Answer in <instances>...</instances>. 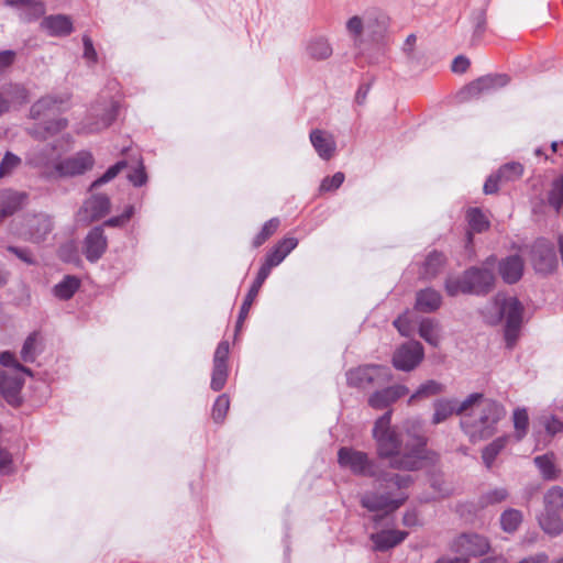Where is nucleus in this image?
I'll return each mask as SVG.
<instances>
[{
    "instance_id": "7c9ffc66",
    "label": "nucleus",
    "mask_w": 563,
    "mask_h": 563,
    "mask_svg": "<svg viewBox=\"0 0 563 563\" xmlns=\"http://www.w3.org/2000/svg\"><path fill=\"white\" fill-rule=\"evenodd\" d=\"M306 53L313 60H324L332 55L333 48L327 37L316 36L307 42Z\"/></svg>"
},
{
    "instance_id": "ddd939ff",
    "label": "nucleus",
    "mask_w": 563,
    "mask_h": 563,
    "mask_svg": "<svg viewBox=\"0 0 563 563\" xmlns=\"http://www.w3.org/2000/svg\"><path fill=\"white\" fill-rule=\"evenodd\" d=\"M475 399V396H467L464 400L459 401L455 398H441L433 402L434 412L432 415V424L444 422L452 415L463 417L468 411V405Z\"/></svg>"
},
{
    "instance_id": "4d7b16f0",
    "label": "nucleus",
    "mask_w": 563,
    "mask_h": 563,
    "mask_svg": "<svg viewBox=\"0 0 563 563\" xmlns=\"http://www.w3.org/2000/svg\"><path fill=\"white\" fill-rule=\"evenodd\" d=\"M541 423L543 424L547 433L551 437L563 431V421L555 416L542 417Z\"/></svg>"
},
{
    "instance_id": "13d9d810",
    "label": "nucleus",
    "mask_w": 563,
    "mask_h": 563,
    "mask_svg": "<svg viewBox=\"0 0 563 563\" xmlns=\"http://www.w3.org/2000/svg\"><path fill=\"white\" fill-rule=\"evenodd\" d=\"M344 174L341 172L335 173L332 177H325L321 185V191H332L338 189L344 181Z\"/></svg>"
},
{
    "instance_id": "f3484780",
    "label": "nucleus",
    "mask_w": 563,
    "mask_h": 563,
    "mask_svg": "<svg viewBox=\"0 0 563 563\" xmlns=\"http://www.w3.org/2000/svg\"><path fill=\"white\" fill-rule=\"evenodd\" d=\"M452 550L465 556H481L489 551V542L483 536L463 533L454 540Z\"/></svg>"
},
{
    "instance_id": "2eb2a0df",
    "label": "nucleus",
    "mask_w": 563,
    "mask_h": 563,
    "mask_svg": "<svg viewBox=\"0 0 563 563\" xmlns=\"http://www.w3.org/2000/svg\"><path fill=\"white\" fill-rule=\"evenodd\" d=\"M508 82L509 77L505 74H489L468 84L461 93L464 95V98H477L483 93H489L503 88Z\"/></svg>"
},
{
    "instance_id": "aec40b11",
    "label": "nucleus",
    "mask_w": 563,
    "mask_h": 563,
    "mask_svg": "<svg viewBox=\"0 0 563 563\" xmlns=\"http://www.w3.org/2000/svg\"><path fill=\"white\" fill-rule=\"evenodd\" d=\"M409 389L405 385H394L374 391L368 397V406L376 410H382L389 407L399 398L406 396Z\"/></svg>"
},
{
    "instance_id": "a19ab883",
    "label": "nucleus",
    "mask_w": 563,
    "mask_h": 563,
    "mask_svg": "<svg viewBox=\"0 0 563 563\" xmlns=\"http://www.w3.org/2000/svg\"><path fill=\"white\" fill-rule=\"evenodd\" d=\"M509 440L508 435H503L495 439L482 452V459L487 467H490L496 456L505 449Z\"/></svg>"
},
{
    "instance_id": "864d4df0",
    "label": "nucleus",
    "mask_w": 563,
    "mask_h": 563,
    "mask_svg": "<svg viewBox=\"0 0 563 563\" xmlns=\"http://www.w3.org/2000/svg\"><path fill=\"white\" fill-rule=\"evenodd\" d=\"M230 408V399L227 394L218 396L212 407V419L217 423L223 422Z\"/></svg>"
},
{
    "instance_id": "a18cd8bd",
    "label": "nucleus",
    "mask_w": 563,
    "mask_h": 563,
    "mask_svg": "<svg viewBox=\"0 0 563 563\" xmlns=\"http://www.w3.org/2000/svg\"><path fill=\"white\" fill-rule=\"evenodd\" d=\"M286 257L287 256L285 255V253H282V251L277 246H274L266 254L265 261L262 264V266L260 267L257 273H260V274L264 273V277L267 278L271 274L272 268L278 266Z\"/></svg>"
},
{
    "instance_id": "774afa93",
    "label": "nucleus",
    "mask_w": 563,
    "mask_h": 563,
    "mask_svg": "<svg viewBox=\"0 0 563 563\" xmlns=\"http://www.w3.org/2000/svg\"><path fill=\"white\" fill-rule=\"evenodd\" d=\"M298 245V240L292 236H287L280 240L275 246H277L282 253H285L287 256L292 250H295Z\"/></svg>"
},
{
    "instance_id": "f704fd0d",
    "label": "nucleus",
    "mask_w": 563,
    "mask_h": 563,
    "mask_svg": "<svg viewBox=\"0 0 563 563\" xmlns=\"http://www.w3.org/2000/svg\"><path fill=\"white\" fill-rule=\"evenodd\" d=\"M444 264V256L442 253L437 251L431 252L424 260L420 276L426 279L435 277Z\"/></svg>"
},
{
    "instance_id": "ea45409f",
    "label": "nucleus",
    "mask_w": 563,
    "mask_h": 563,
    "mask_svg": "<svg viewBox=\"0 0 563 563\" xmlns=\"http://www.w3.org/2000/svg\"><path fill=\"white\" fill-rule=\"evenodd\" d=\"M444 391V386L433 379L422 383L418 389L410 396L408 402L412 404L418 399L429 398Z\"/></svg>"
},
{
    "instance_id": "9d476101",
    "label": "nucleus",
    "mask_w": 563,
    "mask_h": 563,
    "mask_svg": "<svg viewBox=\"0 0 563 563\" xmlns=\"http://www.w3.org/2000/svg\"><path fill=\"white\" fill-rule=\"evenodd\" d=\"M22 373L32 374L31 371L24 366L0 371V394L7 402L12 406H18L21 401L20 394L24 383Z\"/></svg>"
},
{
    "instance_id": "09e8293b",
    "label": "nucleus",
    "mask_w": 563,
    "mask_h": 563,
    "mask_svg": "<svg viewBox=\"0 0 563 563\" xmlns=\"http://www.w3.org/2000/svg\"><path fill=\"white\" fill-rule=\"evenodd\" d=\"M38 332H32L24 341L21 350V357L24 362H34L37 352Z\"/></svg>"
},
{
    "instance_id": "5701e85b",
    "label": "nucleus",
    "mask_w": 563,
    "mask_h": 563,
    "mask_svg": "<svg viewBox=\"0 0 563 563\" xmlns=\"http://www.w3.org/2000/svg\"><path fill=\"white\" fill-rule=\"evenodd\" d=\"M27 235L32 242L40 243L46 239L53 229L52 218L40 213L26 219Z\"/></svg>"
},
{
    "instance_id": "603ef678",
    "label": "nucleus",
    "mask_w": 563,
    "mask_h": 563,
    "mask_svg": "<svg viewBox=\"0 0 563 563\" xmlns=\"http://www.w3.org/2000/svg\"><path fill=\"white\" fill-rule=\"evenodd\" d=\"M279 223L280 222L278 218H272L268 221H266L260 233L254 238L253 246H261L269 236H272L277 231Z\"/></svg>"
},
{
    "instance_id": "20e7f679",
    "label": "nucleus",
    "mask_w": 563,
    "mask_h": 563,
    "mask_svg": "<svg viewBox=\"0 0 563 563\" xmlns=\"http://www.w3.org/2000/svg\"><path fill=\"white\" fill-rule=\"evenodd\" d=\"M522 313L521 302L516 297L505 294H497L483 309V316L489 324L495 325L506 320L504 335L508 349H512L519 338Z\"/></svg>"
},
{
    "instance_id": "6e6552de",
    "label": "nucleus",
    "mask_w": 563,
    "mask_h": 563,
    "mask_svg": "<svg viewBox=\"0 0 563 563\" xmlns=\"http://www.w3.org/2000/svg\"><path fill=\"white\" fill-rule=\"evenodd\" d=\"M95 164V158L89 151H79L73 156L58 161L54 169L47 173V178L74 177L90 170Z\"/></svg>"
},
{
    "instance_id": "0eeeda50",
    "label": "nucleus",
    "mask_w": 563,
    "mask_h": 563,
    "mask_svg": "<svg viewBox=\"0 0 563 563\" xmlns=\"http://www.w3.org/2000/svg\"><path fill=\"white\" fill-rule=\"evenodd\" d=\"M119 103L114 100L106 101L102 104H97L91 108L87 119L80 124L77 132L91 134L98 133L115 120L118 115Z\"/></svg>"
},
{
    "instance_id": "c03bdc74",
    "label": "nucleus",
    "mask_w": 563,
    "mask_h": 563,
    "mask_svg": "<svg viewBox=\"0 0 563 563\" xmlns=\"http://www.w3.org/2000/svg\"><path fill=\"white\" fill-rule=\"evenodd\" d=\"M515 437L517 441H521L528 431L529 417L526 408H517L512 415Z\"/></svg>"
},
{
    "instance_id": "4be33fe9",
    "label": "nucleus",
    "mask_w": 563,
    "mask_h": 563,
    "mask_svg": "<svg viewBox=\"0 0 563 563\" xmlns=\"http://www.w3.org/2000/svg\"><path fill=\"white\" fill-rule=\"evenodd\" d=\"M309 139L320 158L329 161L334 156L336 143L331 133L314 129L310 132Z\"/></svg>"
},
{
    "instance_id": "f8f14e48",
    "label": "nucleus",
    "mask_w": 563,
    "mask_h": 563,
    "mask_svg": "<svg viewBox=\"0 0 563 563\" xmlns=\"http://www.w3.org/2000/svg\"><path fill=\"white\" fill-rule=\"evenodd\" d=\"M531 261L537 273L549 274L558 267L554 245L545 239L537 240L531 250Z\"/></svg>"
},
{
    "instance_id": "1a4fd4ad",
    "label": "nucleus",
    "mask_w": 563,
    "mask_h": 563,
    "mask_svg": "<svg viewBox=\"0 0 563 563\" xmlns=\"http://www.w3.org/2000/svg\"><path fill=\"white\" fill-rule=\"evenodd\" d=\"M375 26L379 29L385 27V16L383 14L366 12L363 15L351 16L345 23L346 32L355 44L362 42L365 33L371 35L377 33L378 31Z\"/></svg>"
},
{
    "instance_id": "0e129e2a",
    "label": "nucleus",
    "mask_w": 563,
    "mask_h": 563,
    "mask_svg": "<svg viewBox=\"0 0 563 563\" xmlns=\"http://www.w3.org/2000/svg\"><path fill=\"white\" fill-rule=\"evenodd\" d=\"M15 51L5 49L0 52V74L11 67L15 60Z\"/></svg>"
},
{
    "instance_id": "a878e982",
    "label": "nucleus",
    "mask_w": 563,
    "mask_h": 563,
    "mask_svg": "<svg viewBox=\"0 0 563 563\" xmlns=\"http://www.w3.org/2000/svg\"><path fill=\"white\" fill-rule=\"evenodd\" d=\"M408 537L407 531L401 530H380L371 534V540L374 543V550L384 552L388 551L400 544Z\"/></svg>"
},
{
    "instance_id": "39448f33",
    "label": "nucleus",
    "mask_w": 563,
    "mask_h": 563,
    "mask_svg": "<svg viewBox=\"0 0 563 563\" xmlns=\"http://www.w3.org/2000/svg\"><path fill=\"white\" fill-rule=\"evenodd\" d=\"M391 379L390 368L384 365H362L346 372L347 385L362 390L384 386Z\"/></svg>"
},
{
    "instance_id": "4c0bfd02",
    "label": "nucleus",
    "mask_w": 563,
    "mask_h": 563,
    "mask_svg": "<svg viewBox=\"0 0 563 563\" xmlns=\"http://www.w3.org/2000/svg\"><path fill=\"white\" fill-rule=\"evenodd\" d=\"M548 205L560 212L563 208V175L556 177L552 183L547 195Z\"/></svg>"
},
{
    "instance_id": "6ab92c4d",
    "label": "nucleus",
    "mask_w": 563,
    "mask_h": 563,
    "mask_svg": "<svg viewBox=\"0 0 563 563\" xmlns=\"http://www.w3.org/2000/svg\"><path fill=\"white\" fill-rule=\"evenodd\" d=\"M108 239L104 235L103 228L98 225L92 228L84 240L82 253L90 263L98 262L106 253Z\"/></svg>"
},
{
    "instance_id": "c9c22d12",
    "label": "nucleus",
    "mask_w": 563,
    "mask_h": 563,
    "mask_svg": "<svg viewBox=\"0 0 563 563\" xmlns=\"http://www.w3.org/2000/svg\"><path fill=\"white\" fill-rule=\"evenodd\" d=\"M534 464L545 481L558 478L560 471L554 463V455L552 453L536 456Z\"/></svg>"
},
{
    "instance_id": "f03ea898",
    "label": "nucleus",
    "mask_w": 563,
    "mask_h": 563,
    "mask_svg": "<svg viewBox=\"0 0 563 563\" xmlns=\"http://www.w3.org/2000/svg\"><path fill=\"white\" fill-rule=\"evenodd\" d=\"M372 435L377 456L388 460L393 470L417 471L427 457V438L409 430L401 433L391 427V411L385 412L374 423Z\"/></svg>"
},
{
    "instance_id": "c756f323",
    "label": "nucleus",
    "mask_w": 563,
    "mask_h": 563,
    "mask_svg": "<svg viewBox=\"0 0 563 563\" xmlns=\"http://www.w3.org/2000/svg\"><path fill=\"white\" fill-rule=\"evenodd\" d=\"M265 280H266V277H264V273L263 274L257 273V276L254 279L251 288L249 289V292L245 296L243 303L241 306L240 313H239V317L236 320V325H235L236 332H239L241 330L242 324H243L244 320L246 319L249 311L253 305V301L257 297L258 291Z\"/></svg>"
},
{
    "instance_id": "cd10ccee",
    "label": "nucleus",
    "mask_w": 563,
    "mask_h": 563,
    "mask_svg": "<svg viewBox=\"0 0 563 563\" xmlns=\"http://www.w3.org/2000/svg\"><path fill=\"white\" fill-rule=\"evenodd\" d=\"M442 297L440 292L433 288L419 290L416 295L415 308L418 311L430 313L440 308Z\"/></svg>"
},
{
    "instance_id": "393cba45",
    "label": "nucleus",
    "mask_w": 563,
    "mask_h": 563,
    "mask_svg": "<svg viewBox=\"0 0 563 563\" xmlns=\"http://www.w3.org/2000/svg\"><path fill=\"white\" fill-rule=\"evenodd\" d=\"M523 268V260L517 254L509 255L498 263L499 275L506 284L510 285L520 280Z\"/></svg>"
},
{
    "instance_id": "2f4dec72",
    "label": "nucleus",
    "mask_w": 563,
    "mask_h": 563,
    "mask_svg": "<svg viewBox=\"0 0 563 563\" xmlns=\"http://www.w3.org/2000/svg\"><path fill=\"white\" fill-rule=\"evenodd\" d=\"M67 125L68 121L66 119L58 118L35 124L32 129H30V134L35 139L45 140L63 131L67 128Z\"/></svg>"
},
{
    "instance_id": "de8ad7c7",
    "label": "nucleus",
    "mask_w": 563,
    "mask_h": 563,
    "mask_svg": "<svg viewBox=\"0 0 563 563\" xmlns=\"http://www.w3.org/2000/svg\"><path fill=\"white\" fill-rule=\"evenodd\" d=\"M466 218L470 228L477 233L485 231L489 225L485 214L478 208L468 209Z\"/></svg>"
},
{
    "instance_id": "bb28decb",
    "label": "nucleus",
    "mask_w": 563,
    "mask_h": 563,
    "mask_svg": "<svg viewBox=\"0 0 563 563\" xmlns=\"http://www.w3.org/2000/svg\"><path fill=\"white\" fill-rule=\"evenodd\" d=\"M42 27L49 35L66 36L73 32V22L69 16L64 14L49 15L42 21Z\"/></svg>"
},
{
    "instance_id": "052dcab7",
    "label": "nucleus",
    "mask_w": 563,
    "mask_h": 563,
    "mask_svg": "<svg viewBox=\"0 0 563 563\" xmlns=\"http://www.w3.org/2000/svg\"><path fill=\"white\" fill-rule=\"evenodd\" d=\"M129 180L135 186L141 187L147 181V175L145 173V168L142 163L139 166L128 174Z\"/></svg>"
},
{
    "instance_id": "37998d69",
    "label": "nucleus",
    "mask_w": 563,
    "mask_h": 563,
    "mask_svg": "<svg viewBox=\"0 0 563 563\" xmlns=\"http://www.w3.org/2000/svg\"><path fill=\"white\" fill-rule=\"evenodd\" d=\"M544 510L558 511L563 510V488L560 486H552L543 497Z\"/></svg>"
},
{
    "instance_id": "8fccbe9b",
    "label": "nucleus",
    "mask_w": 563,
    "mask_h": 563,
    "mask_svg": "<svg viewBox=\"0 0 563 563\" xmlns=\"http://www.w3.org/2000/svg\"><path fill=\"white\" fill-rule=\"evenodd\" d=\"M508 490L505 487H496L483 494L479 498L482 507L503 503L508 498Z\"/></svg>"
},
{
    "instance_id": "412c9836",
    "label": "nucleus",
    "mask_w": 563,
    "mask_h": 563,
    "mask_svg": "<svg viewBox=\"0 0 563 563\" xmlns=\"http://www.w3.org/2000/svg\"><path fill=\"white\" fill-rule=\"evenodd\" d=\"M67 98L60 96H45L32 104L30 115L34 120L46 119L64 110Z\"/></svg>"
},
{
    "instance_id": "338daca9",
    "label": "nucleus",
    "mask_w": 563,
    "mask_h": 563,
    "mask_svg": "<svg viewBox=\"0 0 563 563\" xmlns=\"http://www.w3.org/2000/svg\"><path fill=\"white\" fill-rule=\"evenodd\" d=\"M394 325L397 328L399 333L404 336H408L412 330L407 313L399 316L395 321Z\"/></svg>"
},
{
    "instance_id": "79ce46f5",
    "label": "nucleus",
    "mask_w": 563,
    "mask_h": 563,
    "mask_svg": "<svg viewBox=\"0 0 563 563\" xmlns=\"http://www.w3.org/2000/svg\"><path fill=\"white\" fill-rule=\"evenodd\" d=\"M523 519L522 512L515 508H508L500 515V526L505 532L512 533L518 530Z\"/></svg>"
},
{
    "instance_id": "7ed1b4c3",
    "label": "nucleus",
    "mask_w": 563,
    "mask_h": 563,
    "mask_svg": "<svg viewBox=\"0 0 563 563\" xmlns=\"http://www.w3.org/2000/svg\"><path fill=\"white\" fill-rule=\"evenodd\" d=\"M475 399L468 405L460 420V427L472 443L486 440L495 434L497 424L506 416L505 407L481 393H473Z\"/></svg>"
},
{
    "instance_id": "5fc2aeb1",
    "label": "nucleus",
    "mask_w": 563,
    "mask_h": 563,
    "mask_svg": "<svg viewBox=\"0 0 563 563\" xmlns=\"http://www.w3.org/2000/svg\"><path fill=\"white\" fill-rule=\"evenodd\" d=\"M21 163L22 161L18 155L7 152L0 163V178L10 176Z\"/></svg>"
},
{
    "instance_id": "b1692460",
    "label": "nucleus",
    "mask_w": 563,
    "mask_h": 563,
    "mask_svg": "<svg viewBox=\"0 0 563 563\" xmlns=\"http://www.w3.org/2000/svg\"><path fill=\"white\" fill-rule=\"evenodd\" d=\"M4 4L14 8L25 22L37 20L45 13L44 3L37 0H5Z\"/></svg>"
},
{
    "instance_id": "c85d7f7f",
    "label": "nucleus",
    "mask_w": 563,
    "mask_h": 563,
    "mask_svg": "<svg viewBox=\"0 0 563 563\" xmlns=\"http://www.w3.org/2000/svg\"><path fill=\"white\" fill-rule=\"evenodd\" d=\"M24 198L23 194L10 189L0 190V222L12 216L21 207Z\"/></svg>"
},
{
    "instance_id": "4468645a",
    "label": "nucleus",
    "mask_w": 563,
    "mask_h": 563,
    "mask_svg": "<svg viewBox=\"0 0 563 563\" xmlns=\"http://www.w3.org/2000/svg\"><path fill=\"white\" fill-rule=\"evenodd\" d=\"M230 345L228 341H221L213 354V367L211 374L210 388L213 391H220L227 383L229 376L228 358Z\"/></svg>"
},
{
    "instance_id": "f257e3e1",
    "label": "nucleus",
    "mask_w": 563,
    "mask_h": 563,
    "mask_svg": "<svg viewBox=\"0 0 563 563\" xmlns=\"http://www.w3.org/2000/svg\"><path fill=\"white\" fill-rule=\"evenodd\" d=\"M338 464L356 476L375 479L377 489L365 493L361 498L362 506L369 511L391 512L407 500L408 495L404 489L412 484L411 475H400L382 470L376 460L369 457L366 452L351 446L339 449Z\"/></svg>"
},
{
    "instance_id": "680f3d73",
    "label": "nucleus",
    "mask_w": 563,
    "mask_h": 563,
    "mask_svg": "<svg viewBox=\"0 0 563 563\" xmlns=\"http://www.w3.org/2000/svg\"><path fill=\"white\" fill-rule=\"evenodd\" d=\"M10 253L14 254L19 260L27 265L35 264V258L31 251L26 247H18V246H8L7 249Z\"/></svg>"
},
{
    "instance_id": "a211bd4d",
    "label": "nucleus",
    "mask_w": 563,
    "mask_h": 563,
    "mask_svg": "<svg viewBox=\"0 0 563 563\" xmlns=\"http://www.w3.org/2000/svg\"><path fill=\"white\" fill-rule=\"evenodd\" d=\"M57 153L55 145H42L31 148L26 156V164L43 169V175L47 178V173L54 169V165L57 161Z\"/></svg>"
},
{
    "instance_id": "58836bf2",
    "label": "nucleus",
    "mask_w": 563,
    "mask_h": 563,
    "mask_svg": "<svg viewBox=\"0 0 563 563\" xmlns=\"http://www.w3.org/2000/svg\"><path fill=\"white\" fill-rule=\"evenodd\" d=\"M0 90L9 101V108L11 104H22L27 101V91L20 84H7L3 85Z\"/></svg>"
},
{
    "instance_id": "423d86ee",
    "label": "nucleus",
    "mask_w": 563,
    "mask_h": 563,
    "mask_svg": "<svg viewBox=\"0 0 563 563\" xmlns=\"http://www.w3.org/2000/svg\"><path fill=\"white\" fill-rule=\"evenodd\" d=\"M497 262L495 256H489L482 267H471L464 272L465 290L474 295L489 292L495 283L494 267Z\"/></svg>"
},
{
    "instance_id": "dca6fc26",
    "label": "nucleus",
    "mask_w": 563,
    "mask_h": 563,
    "mask_svg": "<svg viewBox=\"0 0 563 563\" xmlns=\"http://www.w3.org/2000/svg\"><path fill=\"white\" fill-rule=\"evenodd\" d=\"M110 199L106 195H92L77 212L78 222L89 224L110 211Z\"/></svg>"
},
{
    "instance_id": "6e6d98bb",
    "label": "nucleus",
    "mask_w": 563,
    "mask_h": 563,
    "mask_svg": "<svg viewBox=\"0 0 563 563\" xmlns=\"http://www.w3.org/2000/svg\"><path fill=\"white\" fill-rule=\"evenodd\" d=\"M464 274L461 277H451L445 282V290L449 296H457L459 294H470L465 290Z\"/></svg>"
},
{
    "instance_id": "69168bd1",
    "label": "nucleus",
    "mask_w": 563,
    "mask_h": 563,
    "mask_svg": "<svg viewBox=\"0 0 563 563\" xmlns=\"http://www.w3.org/2000/svg\"><path fill=\"white\" fill-rule=\"evenodd\" d=\"M82 44H84V57L91 63H96L97 62V52L93 47V43H92L91 38L88 35L82 36Z\"/></svg>"
},
{
    "instance_id": "9b49d317",
    "label": "nucleus",
    "mask_w": 563,
    "mask_h": 563,
    "mask_svg": "<svg viewBox=\"0 0 563 563\" xmlns=\"http://www.w3.org/2000/svg\"><path fill=\"white\" fill-rule=\"evenodd\" d=\"M423 346L418 341H409L400 345L393 355V365L396 369L410 372L423 360Z\"/></svg>"
},
{
    "instance_id": "bf43d9fd",
    "label": "nucleus",
    "mask_w": 563,
    "mask_h": 563,
    "mask_svg": "<svg viewBox=\"0 0 563 563\" xmlns=\"http://www.w3.org/2000/svg\"><path fill=\"white\" fill-rule=\"evenodd\" d=\"M133 213V206H128L122 214L108 219L101 227H121L131 219Z\"/></svg>"
},
{
    "instance_id": "3c124183",
    "label": "nucleus",
    "mask_w": 563,
    "mask_h": 563,
    "mask_svg": "<svg viewBox=\"0 0 563 563\" xmlns=\"http://www.w3.org/2000/svg\"><path fill=\"white\" fill-rule=\"evenodd\" d=\"M128 164L125 161H120L115 163L114 165L110 166L102 176L97 178L90 186V189L100 187L101 185H104L112 179H114L119 173H121L124 168H126Z\"/></svg>"
},
{
    "instance_id": "e2e57ef3",
    "label": "nucleus",
    "mask_w": 563,
    "mask_h": 563,
    "mask_svg": "<svg viewBox=\"0 0 563 563\" xmlns=\"http://www.w3.org/2000/svg\"><path fill=\"white\" fill-rule=\"evenodd\" d=\"M474 36L479 37L485 31L486 15L483 10H478L473 15Z\"/></svg>"
},
{
    "instance_id": "e433bc0d",
    "label": "nucleus",
    "mask_w": 563,
    "mask_h": 563,
    "mask_svg": "<svg viewBox=\"0 0 563 563\" xmlns=\"http://www.w3.org/2000/svg\"><path fill=\"white\" fill-rule=\"evenodd\" d=\"M440 324L433 319H423L419 325L420 336L432 346H438L441 340Z\"/></svg>"
},
{
    "instance_id": "72a5a7b5",
    "label": "nucleus",
    "mask_w": 563,
    "mask_h": 563,
    "mask_svg": "<svg viewBox=\"0 0 563 563\" xmlns=\"http://www.w3.org/2000/svg\"><path fill=\"white\" fill-rule=\"evenodd\" d=\"M79 286L80 280L77 277L67 275L54 286L53 294L60 300H68L78 290Z\"/></svg>"
},
{
    "instance_id": "473e14b6",
    "label": "nucleus",
    "mask_w": 563,
    "mask_h": 563,
    "mask_svg": "<svg viewBox=\"0 0 563 563\" xmlns=\"http://www.w3.org/2000/svg\"><path fill=\"white\" fill-rule=\"evenodd\" d=\"M539 525L542 530L550 536L560 534L563 531L561 512L543 510L539 516Z\"/></svg>"
},
{
    "instance_id": "49530a36",
    "label": "nucleus",
    "mask_w": 563,
    "mask_h": 563,
    "mask_svg": "<svg viewBox=\"0 0 563 563\" xmlns=\"http://www.w3.org/2000/svg\"><path fill=\"white\" fill-rule=\"evenodd\" d=\"M500 181L508 183L519 179L523 174V166L517 162H510L503 165L497 170Z\"/></svg>"
}]
</instances>
